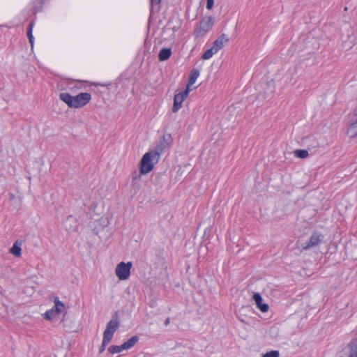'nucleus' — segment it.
Here are the masks:
<instances>
[{
    "instance_id": "f8f14e48",
    "label": "nucleus",
    "mask_w": 357,
    "mask_h": 357,
    "mask_svg": "<svg viewBox=\"0 0 357 357\" xmlns=\"http://www.w3.org/2000/svg\"><path fill=\"white\" fill-rule=\"evenodd\" d=\"M199 69H197V68H193L190 74H189V77H188V82L187 84V86H186V89L191 91L192 89H191V86H192L197 81V78L199 77Z\"/></svg>"
},
{
    "instance_id": "f03ea898",
    "label": "nucleus",
    "mask_w": 357,
    "mask_h": 357,
    "mask_svg": "<svg viewBox=\"0 0 357 357\" xmlns=\"http://www.w3.org/2000/svg\"><path fill=\"white\" fill-rule=\"evenodd\" d=\"M59 98L70 108H79L85 106L91 99L89 93H80L77 96H71L68 93H61Z\"/></svg>"
},
{
    "instance_id": "cd10ccee",
    "label": "nucleus",
    "mask_w": 357,
    "mask_h": 357,
    "mask_svg": "<svg viewBox=\"0 0 357 357\" xmlns=\"http://www.w3.org/2000/svg\"><path fill=\"white\" fill-rule=\"evenodd\" d=\"M355 341H356V342H357V340H355Z\"/></svg>"
},
{
    "instance_id": "1a4fd4ad",
    "label": "nucleus",
    "mask_w": 357,
    "mask_h": 357,
    "mask_svg": "<svg viewBox=\"0 0 357 357\" xmlns=\"http://www.w3.org/2000/svg\"><path fill=\"white\" fill-rule=\"evenodd\" d=\"M190 91L185 89V90L183 92H180L174 96V105L172 107V112H176L181 107L182 102L185 100V98L188 96L189 92Z\"/></svg>"
},
{
    "instance_id": "9d476101",
    "label": "nucleus",
    "mask_w": 357,
    "mask_h": 357,
    "mask_svg": "<svg viewBox=\"0 0 357 357\" xmlns=\"http://www.w3.org/2000/svg\"><path fill=\"white\" fill-rule=\"evenodd\" d=\"M253 300L255 302V304L257 305V307L261 312H266L268 310V305L263 303V299L261 295L259 293H255L252 296Z\"/></svg>"
},
{
    "instance_id": "a878e982",
    "label": "nucleus",
    "mask_w": 357,
    "mask_h": 357,
    "mask_svg": "<svg viewBox=\"0 0 357 357\" xmlns=\"http://www.w3.org/2000/svg\"><path fill=\"white\" fill-rule=\"evenodd\" d=\"M200 32H201V31H200V30H199V29H198V28H197V29H196V30H195V34H196V36H197V37L199 36V33H200Z\"/></svg>"
},
{
    "instance_id": "20e7f679",
    "label": "nucleus",
    "mask_w": 357,
    "mask_h": 357,
    "mask_svg": "<svg viewBox=\"0 0 357 357\" xmlns=\"http://www.w3.org/2000/svg\"><path fill=\"white\" fill-rule=\"evenodd\" d=\"M54 306L48 310L44 314V318L47 320H52L56 317L59 314L64 312L65 305L61 302L58 297L54 298Z\"/></svg>"
},
{
    "instance_id": "dca6fc26",
    "label": "nucleus",
    "mask_w": 357,
    "mask_h": 357,
    "mask_svg": "<svg viewBox=\"0 0 357 357\" xmlns=\"http://www.w3.org/2000/svg\"><path fill=\"white\" fill-rule=\"evenodd\" d=\"M172 55V51L169 48H162L158 54V59L160 61L167 60Z\"/></svg>"
},
{
    "instance_id": "5701e85b",
    "label": "nucleus",
    "mask_w": 357,
    "mask_h": 357,
    "mask_svg": "<svg viewBox=\"0 0 357 357\" xmlns=\"http://www.w3.org/2000/svg\"><path fill=\"white\" fill-rule=\"evenodd\" d=\"M214 0H206V8L208 10H211L213 7Z\"/></svg>"
},
{
    "instance_id": "2eb2a0df",
    "label": "nucleus",
    "mask_w": 357,
    "mask_h": 357,
    "mask_svg": "<svg viewBox=\"0 0 357 357\" xmlns=\"http://www.w3.org/2000/svg\"><path fill=\"white\" fill-rule=\"evenodd\" d=\"M214 24V18L211 16L202 19V31H208Z\"/></svg>"
},
{
    "instance_id": "0eeeda50",
    "label": "nucleus",
    "mask_w": 357,
    "mask_h": 357,
    "mask_svg": "<svg viewBox=\"0 0 357 357\" xmlns=\"http://www.w3.org/2000/svg\"><path fill=\"white\" fill-rule=\"evenodd\" d=\"M119 327V321L118 319V312H116L113 316L112 320H110L106 326V328L103 332V337H107L112 340L113 335Z\"/></svg>"
},
{
    "instance_id": "4be33fe9",
    "label": "nucleus",
    "mask_w": 357,
    "mask_h": 357,
    "mask_svg": "<svg viewBox=\"0 0 357 357\" xmlns=\"http://www.w3.org/2000/svg\"><path fill=\"white\" fill-rule=\"evenodd\" d=\"M33 25H34L33 22H31L29 24V26H28V29H27V37H28V38L31 37V36H33L32 31H33Z\"/></svg>"
},
{
    "instance_id": "423d86ee",
    "label": "nucleus",
    "mask_w": 357,
    "mask_h": 357,
    "mask_svg": "<svg viewBox=\"0 0 357 357\" xmlns=\"http://www.w3.org/2000/svg\"><path fill=\"white\" fill-rule=\"evenodd\" d=\"M138 340L139 337L136 335H134L121 345H113L109 347L108 348V351L112 354L120 353L123 350H127L132 348L138 342Z\"/></svg>"
},
{
    "instance_id": "a211bd4d",
    "label": "nucleus",
    "mask_w": 357,
    "mask_h": 357,
    "mask_svg": "<svg viewBox=\"0 0 357 357\" xmlns=\"http://www.w3.org/2000/svg\"><path fill=\"white\" fill-rule=\"evenodd\" d=\"M350 354L348 357H357V342L352 341L349 345Z\"/></svg>"
},
{
    "instance_id": "6e6552de",
    "label": "nucleus",
    "mask_w": 357,
    "mask_h": 357,
    "mask_svg": "<svg viewBox=\"0 0 357 357\" xmlns=\"http://www.w3.org/2000/svg\"><path fill=\"white\" fill-rule=\"evenodd\" d=\"M324 235L320 233L314 232L310 236L308 241L302 243L301 248L303 250H309L311 248L317 246L324 240Z\"/></svg>"
},
{
    "instance_id": "bb28decb",
    "label": "nucleus",
    "mask_w": 357,
    "mask_h": 357,
    "mask_svg": "<svg viewBox=\"0 0 357 357\" xmlns=\"http://www.w3.org/2000/svg\"><path fill=\"white\" fill-rule=\"evenodd\" d=\"M169 322H170L169 318L166 319V320L165 321V325L167 326L169 324Z\"/></svg>"
},
{
    "instance_id": "412c9836",
    "label": "nucleus",
    "mask_w": 357,
    "mask_h": 357,
    "mask_svg": "<svg viewBox=\"0 0 357 357\" xmlns=\"http://www.w3.org/2000/svg\"><path fill=\"white\" fill-rule=\"evenodd\" d=\"M280 354L278 351H271L263 355V357H279Z\"/></svg>"
},
{
    "instance_id": "9b49d317",
    "label": "nucleus",
    "mask_w": 357,
    "mask_h": 357,
    "mask_svg": "<svg viewBox=\"0 0 357 357\" xmlns=\"http://www.w3.org/2000/svg\"><path fill=\"white\" fill-rule=\"evenodd\" d=\"M347 134L351 138L357 137V113L351 117L350 124L347 130Z\"/></svg>"
},
{
    "instance_id": "b1692460",
    "label": "nucleus",
    "mask_w": 357,
    "mask_h": 357,
    "mask_svg": "<svg viewBox=\"0 0 357 357\" xmlns=\"http://www.w3.org/2000/svg\"><path fill=\"white\" fill-rule=\"evenodd\" d=\"M160 2L161 0H150L151 9H152L154 6L159 5Z\"/></svg>"
},
{
    "instance_id": "393cba45",
    "label": "nucleus",
    "mask_w": 357,
    "mask_h": 357,
    "mask_svg": "<svg viewBox=\"0 0 357 357\" xmlns=\"http://www.w3.org/2000/svg\"><path fill=\"white\" fill-rule=\"evenodd\" d=\"M29 43L31 44V48L33 47V44H34V37L33 36L29 38Z\"/></svg>"
},
{
    "instance_id": "7ed1b4c3",
    "label": "nucleus",
    "mask_w": 357,
    "mask_h": 357,
    "mask_svg": "<svg viewBox=\"0 0 357 357\" xmlns=\"http://www.w3.org/2000/svg\"><path fill=\"white\" fill-rule=\"evenodd\" d=\"M228 39L225 34L221 35L214 43L213 45L208 49L203 54L202 59H209L213 54L218 52L224 45V43L227 42Z\"/></svg>"
},
{
    "instance_id": "39448f33",
    "label": "nucleus",
    "mask_w": 357,
    "mask_h": 357,
    "mask_svg": "<svg viewBox=\"0 0 357 357\" xmlns=\"http://www.w3.org/2000/svg\"><path fill=\"white\" fill-rule=\"evenodd\" d=\"M132 262H123L121 261L119 264H117L115 273L118 278L121 280H126L128 279L130 275V269L132 268Z\"/></svg>"
},
{
    "instance_id": "f257e3e1",
    "label": "nucleus",
    "mask_w": 357,
    "mask_h": 357,
    "mask_svg": "<svg viewBox=\"0 0 357 357\" xmlns=\"http://www.w3.org/2000/svg\"><path fill=\"white\" fill-rule=\"evenodd\" d=\"M165 148V142H161L153 152H147L143 155L140 162V173L142 174H146L153 169V162L158 161L160 155Z\"/></svg>"
},
{
    "instance_id": "aec40b11",
    "label": "nucleus",
    "mask_w": 357,
    "mask_h": 357,
    "mask_svg": "<svg viewBox=\"0 0 357 357\" xmlns=\"http://www.w3.org/2000/svg\"><path fill=\"white\" fill-rule=\"evenodd\" d=\"M111 342V340H109L107 337H102V344L100 347L99 352L102 353L105 350L106 347L108 345V344Z\"/></svg>"
},
{
    "instance_id": "f3484780",
    "label": "nucleus",
    "mask_w": 357,
    "mask_h": 357,
    "mask_svg": "<svg viewBox=\"0 0 357 357\" xmlns=\"http://www.w3.org/2000/svg\"><path fill=\"white\" fill-rule=\"evenodd\" d=\"M10 252L15 257H20L22 254L21 247L15 242L10 248Z\"/></svg>"
},
{
    "instance_id": "4468645a",
    "label": "nucleus",
    "mask_w": 357,
    "mask_h": 357,
    "mask_svg": "<svg viewBox=\"0 0 357 357\" xmlns=\"http://www.w3.org/2000/svg\"><path fill=\"white\" fill-rule=\"evenodd\" d=\"M86 83L84 81H75L70 82L68 84V89L72 92H76L78 90L85 89Z\"/></svg>"
},
{
    "instance_id": "ddd939ff",
    "label": "nucleus",
    "mask_w": 357,
    "mask_h": 357,
    "mask_svg": "<svg viewBox=\"0 0 357 357\" xmlns=\"http://www.w3.org/2000/svg\"><path fill=\"white\" fill-rule=\"evenodd\" d=\"M77 227V219L73 215L67 217L65 222L66 229L68 231H73L76 229Z\"/></svg>"
},
{
    "instance_id": "6ab92c4d",
    "label": "nucleus",
    "mask_w": 357,
    "mask_h": 357,
    "mask_svg": "<svg viewBox=\"0 0 357 357\" xmlns=\"http://www.w3.org/2000/svg\"><path fill=\"white\" fill-rule=\"evenodd\" d=\"M294 155L299 158H306L308 155V151L304 149H297L294 151Z\"/></svg>"
}]
</instances>
